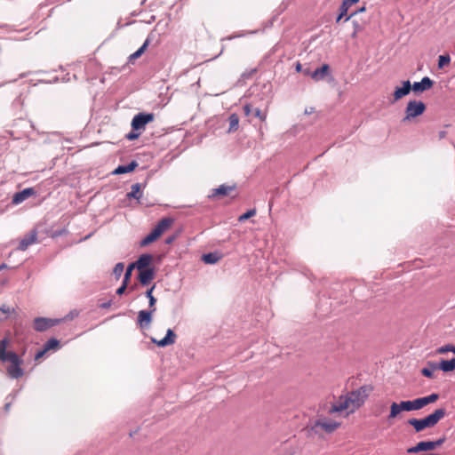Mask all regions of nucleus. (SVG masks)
<instances>
[{"mask_svg": "<svg viewBox=\"0 0 455 455\" xmlns=\"http://www.w3.org/2000/svg\"><path fill=\"white\" fill-rule=\"evenodd\" d=\"M110 306V302H108V303H104L102 305L103 307H108Z\"/></svg>", "mask_w": 455, "mask_h": 455, "instance_id": "8fccbe9b", "label": "nucleus"}, {"mask_svg": "<svg viewBox=\"0 0 455 455\" xmlns=\"http://www.w3.org/2000/svg\"><path fill=\"white\" fill-rule=\"evenodd\" d=\"M175 237L174 236H170L166 239V243H172L173 241H174Z\"/></svg>", "mask_w": 455, "mask_h": 455, "instance_id": "09e8293b", "label": "nucleus"}, {"mask_svg": "<svg viewBox=\"0 0 455 455\" xmlns=\"http://www.w3.org/2000/svg\"><path fill=\"white\" fill-rule=\"evenodd\" d=\"M448 352H452L453 354H455V346H453L451 344H447V345H444L443 347H440L436 350L437 354H445V353H448Z\"/></svg>", "mask_w": 455, "mask_h": 455, "instance_id": "c85d7f7f", "label": "nucleus"}, {"mask_svg": "<svg viewBox=\"0 0 455 455\" xmlns=\"http://www.w3.org/2000/svg\"><path fill=\"white\" fill-rule=\"evenodd\" d=\"M254 116L264 122L267 119V111H261L259 108H256L254 110Z\"/></svg>", "mask_w": 455, "mask_h": 455, "instance_id": "f704fd0d", "label": "nucleus"}, {"mask_svg": "<svg viewBox=\"0 0 455 455\" xmlns=\"http://www.w3.org/2000/svg\"><path fill=\"white\" fill-rule=\"evenodd\" d=\"M37 241V232L36 230L31 231L30 233L24 235V237L20 240L18 249L20 251H26L28 246L36 243Z\"/></svg>", "mask_w": 455, "mask_h": 455, "instance_id": "9b49d317", "label": "nucleus"}, {"mask_svg": "<svg viewBox=\"0 0 455 455\" xmlns=\"http://www.w3.org/2000/svg\"><path fill=\"white\" fill-rule=\"evenodd\" d=\"M175 339H176V334L173 332L172 330L168 329L167 332H166V336L164 339H162L160 340L152 339V341L154 343H156L158 347H164L174 344Z\"/></svg>", "mask_w": 455, "mask_h": 455, "instance_id": "2eb2a0df", "label": "nucleus"}, {"mask_svg": "<svg viewBox=\"0 0 455 455\" xmlns=\"http://www.w3.org/2000/svg\"><path fill=\"white\" fill-rule=\"evenodd\" d=\"M140 135V132L139 133H135V132H130V133H128L126 135V139L129 140H133L138 139Z\"/></svg>", "mask_w": 455, "mask_h": 455, "instance_id": "37998d69", "label": "nucleus"}, {"mask_svg": "<svg viewBox=\"0 0 455 455\" xmlns=\"http://www.w3.org/2000/svg\"><path fill=\"white\" fill-rule=\"evenodd\" d=\"M60 322V319L37 317L34 320V328L37 331H44L49 328L57 325Z\"/></svg>", "mask_w": 455, "mask_h": 455, "instance_id": "9d476101", "label": "nucleus"}, {"mask_svg": "<svg viewBox=\"0 0 455 455\" xmlns=\"http://www.w3.org/2000/svg\"><path fill=\"white\" fill-rule=\"evenodd\" d=\"M0 311L4 314H6V315H9L11 314L12 312H13L14 310L12 308H11L9 306L7 305H2L0 307Z\"/></svg>", "mask_w": 455, "mask_h": 455, "instance_id": "a19ab883", "label": "nucleus"}, {"mask_svg": "<svg viewBox=\"0 0 455 455\" xmlns=\"http://www.w3.org/2000/svg\"><path fill=\"white\" fill-rule=\"evenodd\" d=\"M438 368L444 372L455 370V358H452L451 360H442L438 364Z\"/></svg>", "mask_w": 455, "mask_h": 455, "instance_id": "412c9836", "label": "nucleus"}, {"mask_svg": "<svg viewBox=\"0 0 455 455\" xmlns=\"http://www.w3.org/2000/svg\"><path fill=\"white\" fill-rule=\"evenodd\" d=\"M131 189V192L128 193V196L139 199L141 196L140 185L139 183L133 184Z\"/></svg>", "mask_w": 455, "mask_h": 455, "instance_id": "bb28decb", "label": "nucleus"}, {"mask_svg": "<svg viewBox=\"0 0 455 455\" xmlns=\"http://www.w3.org/2000/svg\"><path fill=\"white\" fill-rule=\"evenodd\" d=\"M229 129L228 132H235L238 129L239 116L236 114L230 115L229 118Z\"/></svg>", "mask_w": 455, "mask_h": 455, "instance_id": "b1692460", "label": "nucleus"}, {"mask_svg": "<svg viewBox=\"0 0 455 455\" xmlns=\"http://www.w3.org/2000/svg\"><path fill=\"white\" fill-rule=\"evenodd\" d=\"M347 12H348V10L347 8L343 7L342 5H340V7H339V16L336 19V22L337 23L339 22L341 20V19L344 16L347 15Z\"/></svg>", "mask_w": 455, "mask_h": 455, "instance_id": "4c0bfd02", "label": "nucleus"}, {"mask_svg": "<svg viewBox=\"0 0 455 455\" xmlns=\"http://www.w3.org/2000/svg\"><path fill=\"white\" fill-rule=\"evenodd\" d=\"M124 264L123 263H117L114 268V273L117 275H120L124 270Z\"/></svg>", "mask_w": 455, "mask_h": 455, "instance_id": "ea45409f", "label": "nucleus"}, {"mask_svg": "<svg viewBox=\"0 0 455 455\" xmlns=\"http://www.w3.org/2000/svg\"><path fill=\"white\" fill-rule=\"evenodd\" d=\"M438 136H439L440 140L445 138L446 132L445 131H440L439 133H438Z\"/></svg>", "mask_w": 455, "mask_h": 455, "instance_id": "de8ad7c7", "label": "nucleus"}, {"mask_svg": "<svg viewBox=\"0 0 455 455\" xmlns=\"http://www.w3.org/2000/svg\"><path fill=\"white\" fill-rule=\"evenodd\" d=\"M430 368H423L421 370V374L427 378L433 379L434 378V371L439 369L438 364L434 363H428Z\"/></svg>", "mask_w": 455, "mask_h": 455, "instance_id": "5701e85b", "label": "nucleus"}, {"mask_svg": "<svg viewBox=\"0 0 455 455\" xmlns=\"http://www.w3.org/2000/svg\"><path fill=\"white\" fill-rule=\"evenodd\" d=\"M35 194H36V191L34 190V188H25L22 191L14 194V196H12V202L13 204H19L22 203L23 201L27 200L28 198H29L30 196H34Z\"/></svg>", "mask_w": 455, "mask_h": 455, "instance_id": "ddd939ff", "label": "nucleus"}, {"mask_svg": "<svg viewBox=\"0 0 455 455\" xmlns=\"http://www.w3.org/2000/svg\"><path fill=\"white\" fill-rule=\"evenodd\" d=\"M44 351L57 350L60 348V341L56 339H49L44 345Z\"/></svg>", "mask_w": 455, "mask_h": 455, "instance_id": "393cba45", "label": "nucleus"}, {"mask_svg": "<svg viewBox=\"0 0 455 455\" xmlns=\"http://www.w3.org/2000/svg\"><path fill=\"white\" fill-rule=\"evenodd\" d=\"M444 442V438L438 439L436 441H423L418 443L415 446L411 447L407 450L408 453H418L420 451H434L437 447L441 446Z\"/></svg>", "mask_w": 455, "mask_h": 455, "instance_id": "1a4fd4ad", "label": "nucleus"}, {"mask_svg": "<svg viewBox=\"0 0 455 455\" xmlns=\"http://www.w3.org/2000/svg\"><path fill=\"white\" fill-rule=\"evenodd\" d=\"M341 426V422L329 418L317 419L307 429L308 435H321L323 432L331 434Z\"/></svg>", "mask_w": 455, "mask_h": 455, "instance_id": "39448f33", "label": "nucleus"}, {"mask_svg": "<svg viewBox=\"0 0 455 455\" xmlns=\"http://www.w3.org/2000/svg\"><path fill=\"white\" fill-rule=\"evenodd\" d=\"M8 344L9 340L7 339L0 340V360L10 363L6 368L8 376L12 379H19L24 374V371L21 368L23 360L16 353L6 351Z\"/></svg>", "mask_w": 455, "mask_h": 455, "instance_id": "f03ea898", "label": "nucleus"}, {"mask_svg": "<svg viewBox=\"0 0 455 455\" xmlns=\"http://www.w3.org/2000/svg\"><path fill=\"white\" fill-rule=\"evenodd\" d=\"M203 261L207 264H214L218 262L220 257L216 253H207L203 255Z\"/></svg>", "mask_w": 455, "mask_h": 455, "instance_id": "a878e982", "label": "nucleus"}, {"mask_svg": "<svg viewBox=\"0 0 455 455\" xmlns=\"http://www.w3.org/2000/svg\"><path fill=\"white\" fill-rule=\"evenodd\" d=\"M148 47V41H146L143 45L139 48L135 52H133L132 54L130 55V60H136L138 58H140L143 52L146 51Z\"/></svg>", "mask_w": 455, "mask_h": 455, "instance_id": "cd10ccee", "label": "nucleus"}, {"mask_svg": "<svg viewBox=\"0 0 455 455\" xmlns=\"http://www.w3.org/2000/svg\"><path fill=\"white\" fill-rule=\"evenodd\" d=\"M139 271V280L143 285L148 284L155 277V272L153 268H146Z\"/></svg>", "mask_w": 455, "mask_h": 455, "instance_id": "a211bd4d", "label": "nucleus"}, {"mask_svg": "<svg viewBox=\"0 0 455 455\" xmlns=\"http://www.w3.org/2000/svg\"><path fill=\"white\" fill-rule=\"evenodd\" d=\"M47 351H44V347L41 350V351H38L36 355H35V360L36 361H38L40 360L44 355V354L46 353Z\"/></svg>", "mask_w": 455, "mask_h": 455, "instance_id": "a18cd8bd", "label": "nucleus"}, {"mask_svg": "<svg viewBox=\"0 0 455 455\" xmlns=\"http://www.w3.org/2000/svg\"><path fill=\"white\" fill-rule=\"evenodd\" d=\"M451 62V58L448 54L440 55L438 59V68H443L444 66L449 65Z\"/></svg>", "mask_w": 455, "mask_h": 455, "instance_id": "c756f323", "label": "nucleus"}, {"mask_svg": "<svg viewBox=\"0 0 455 455\" xmlns=\"http://www.w3.org/2000/svg\"><path fill=\"white\" fill-rule=\"evenodd\" d=\"M366 11V7L365 6H363L361 7L360 9H358L357 11L352 12L350 15H348L347 18H346V21L350 20L353 16H355V14L357 13H361V12H364Z\"/></svg>", "mask_w": 455, "mask_h": 455, "instance_id": "79ce46f5", "label": "nucleus"}, {"mask_svg": "<svg viewBox=\"0 0 455 455\" xmlns=\"http://www.w3.org/2000/svg\"><path fill=\"white\" fill-rule=\"evenodd\" d=\"M138 166V163L136 161H132L127 165H119L117 168H116L113 171V174L119 175L124 173H128L135 170V168Z\"/></svg>", "mask_w": 455, "mask_h": 455, "instance_id": "aec40b11", "label": "nucleus"}, {"mask_svg": "<svg viewBox=\"0 0 455 455\" xmlns=\"http://www.w3.org/2000/svg\"><path fill=\"white\" fill-rule=\"evenodd\" d=\"M134 267H135V264H133V263H132L131 265L128 266V267L125 271V274H124V283H128V281L132 275V269Z\"/></svg>", "mask_w": 455, "mask_h": 455, "instance_id": "c9c22d12", "label": "nucleus"}, {"mask_svg": "<svg viewBox=\"0 0 455 455\" xmlns=\"http://www.w3.org/2000/svg\"><path fill=\"white\" fill-rule=\"evenodd\" d=\"M425 406L426 404L423 397H419L411 401H402L399 403L394 402L390 405V412L387 419L388 420H392L398 418L403 411H417L422 409Z\"/></svg>", "mask_w": 455, "mask_h": 455, "instance_id": "20e7f679", "label": "nucleus"}, {"mask_svg": "<svg viewBox=\"0 0 455 455\" xmlns=\"http://www.w3.org/2000/svg\"><path fill=\"white\" fill-rule=\"evenodd\" d=\"M153 261V256L150 254H142L134 263L138 270L150 268L149 266Z\"/></svg>", "mask_w": 455, "mask_h": 455, "instance_id": "f3484780", "label": "nucleus"}, {"mask_svg": "<svg viewBox=\"0 0 455 455\" xmlns=\"http://www.w3.org/2000/svg\"><path fill=\"white\" fill-rule=\"evenodd\" d=\"M127 287V283L123 282V284L116 290L118 295H122Z\"/></svg>", "mask_w": 455, "mask_h": 455, "instance_id": "c03bdc74", "label": "nucleus"}, {"mask_svg": "<svg viewBox=\"0 0 455 455\" xmlns=\"http://www.w3.org/2000/svg\"><path fill=\"white\" fill-rule=\"evenodd\" d=\"M4 267H5V265H4V264H3V265L0 267V269H2V268H4Z\"/></svg>", "mask_w": 455, "mask_h": 455, "instance_id": "603ef678", "label": "nucleus"}, {"mask_svg": "<svg viewBox=\"0 0 455 455\" xmlns=\"http://www.w3.org/2000/svg\"><path fill=\"white\" fill-rule=\"evenodd\" d=\"M371 388L363 386L356 390L341 395L333 402L330 407V413H342L344 417H348L355 412L367 400Z\"/></svg>", "mask_w": 455, "mask_h": 455, "instance_id": "f257e3e1", "label": "nucleus"}, {"mask_svg": "<svg viewBox=\"0 0 455 455\" xmlns=\"http://www.w3.org/2000/svg\"><path fill=\"white\" fill-rule=\"evenodd\" d=\"M155 286H152L149 290L147 291L146 295L149 299V307L153 309L155 307V304L156 302V299L153 296L152 292Z\"/></svg>", "mask_w": 455, "mask_h": 455, "instance_id": "2f4dec72", "label": "nucleus"}, {"mask_svg": "<svg viewBox=\"0 0 455 455\" xmlns=\"http://www.w3.org/2000/svg\"><path fill=\"white\" fill-rule=\"evenodd\" d=\"M329 65L327 64H323L321 68H316L313 74H312V77L315 79V80H321V79H323L324 76L327 75V73L329 72Z\"/></svg>", "mask_w": 455, "mask_h": 455, "instance_id": "4be33fe9", "label": "nucleus"}, {"mask_svg": "<svg viewBox=\"0 0 455 455\" xmlns=\"http://www.w3.org/2000/svg\"><path fill=\"white\" fill-rule=\"evenodd\" d=\"M243 112H244V115L245 116H250L251 113V106L249 104H246L244 107H243Z\"/></svg>", "mask_w": 455, "mask_h": 455, "instance_id": "49530a36", "label": "nucleus"}, {"mask_svg": "<svg viewBox=\"0 0 455 455\" xmlns=\"http://www.w3.org/2000/svg\"><path fill=\"white\" fill-rule=\"evenodd\" d=\"M434 84V82L427 76L423 77L420 82H415L411 85V90L415 92H422L424 91L429 90Z\"/></svg>", "mask_w": 455, "mask_h": 455, "instance_id": "4468645a", "label": "nucleus"}, {"mask_svg": "<svg viewBox=\"0 0 455 455\" xmlns=\"http://www.w3.org/2000/svg\"><path fill=\"white\" fill-rule=\"evenodd\" d=\"M423 398H424L425 404L427 406L429 403H435L438 400L439 395L437 394H431L430 395L424 396Z\"/></svg>", "mask_w": 455, "mask_h": 455, "instance_id": "72a5a7b5", "label": "nucleus"}, {"mask_svg": "<svg viewBox=\"0 0 455 455\" xmlns=\"http://www.w3.org/2000/svg\"><path fill=\"white\" fill-rule=\"evenodd\" d=\"M358 2L359 0H343L341 5L348 10L351 5Z\"/></svg>", "mask_w": 455, "mask_h": 455, "instance_id": "58836bf2", "label": "nucleus"}, {"mask_svg": "<svg viewBox=\"0 0 455 455\" xmlns=\"http://www.w3.org/2000/svg\"><path fill=\"white\" fill-rule=\"evenodd\" d=\"M173 223L174 220L170 217L160 220L153 230L142 239L140 245L147 246L156 241L164 232L171 228Z\"/></svg>", "mask_w": 455, "mask_h": 455, "instance_id": "423d86ee", "label": "nucleus"}, {"mask_svg": "<svg viewBox=\"0 0 455 455\" xmlns=\"http://www.w3.org/2000/svg\"><path fill=\"white\" fill-rule=\"evenodd\" d=\"M445 415L446 410L439 408L423 419H410L407 423L413 427L415 432L419 433L426 428L434 427Z\"/></svg>", "mask_w": 455, "mask_h": 455, "instance_id": "7ed1b4c3", "label": "nucleus"}, {"mask_svg": "<svg viewBox=\"0 0 455 455\" xmlns=\"http://www.w3.org/2000/svg\"><path fill=\"white\" fill-rule=\"evenodd\" d=\"M353 25H354V31L352 33V37L353 38H355L357 36V34L358 32H360L363 28L362 26L357 22V21H353Z\"/></svg>", "mask_w": 455, "mask_h": 455, "instance_id": "e433bc0d", "label": "nucleus"}, {"mask_svg": "<svg viewBox=\"0 0 455 455\" xmlns=\"http://www.w3.org/2000/svg\"><path fill=\"white\" fill-rule=\"evenodd\" d=\"M426 110V105L419 100H410L405 108V116L403 122L411 121V119L421 116Z\"/></svg>", "mask_w": 455, "mask_h": 455, "instance_id": "0eeeda50", "label": "nucleus"}, {"mask_svg": "<svg viewBox=\"0 0 455 455\" xmlns=\"http://www.w3.org/2000/svg\"><path fill=\"white\" fill-rule=\"evenodd\" d=\"M387 407L383 403H377L373 410V415L376 417L380 416L382 413L385 412Z\"/></svg>", "mask_w": 455, "mask_h": 455, "instance_id": "7c9ffc66", "label": "nucleus"}, {"mask_svg": "<svg viewBox=\"0 0 455 455\" xmlns=\"http://www.w3.org/2000/svg\"><path fill=\"white\" fill-rule=\"evenodd\" d=\"M255 214H256V210L255 209L249 210L245 213L240 215L239 218H238V220L240 222L245 221L246 220H248L249 218L254 216Z\"/></svg>", "mask_w": 455, "mask_h": 455, "instance_id": "473e14b6", "label": "nucleus"}, {"mask_svg": "<svg viewBox=\"0 0 455 455\" xmlns=\"http://www.w3.org/2000/svg\"><path fill=\"white\" fill-rule=\"evenodd\" d=\"M300 68H301V65L299 63L296 67L297 70L299 71L300 70Z\"/></svg>", "mask_w": 455, "mask_h": 455, "instance_id": "3c124183", "label": "nucleus"}, {"mask_svg": "<svg viewBox=\"0 0 455 455\" xmlns=\"http://www.w3.org/2000/svg\"><path fill=\"white\" fill-rule=\"evenodd\" d=\"M155 115L153 113H139L132 120V128L133 131H144L146 125L153 122Z\"/></svg>", "mask_w": 455, "mask_h": 455, "instance_id": "6e6552de", "label": "nucleus"}, {"mask_svg": "<svg viewBox=\"0 0 455 455\" xmlns=\"http://www.w3.org/2000/svg\"><path fill=\"white\" fill-rule=\"evenodd\" d=\"M411 90V82L409 80L404 81L403 83V87L395 88L394 94H393V102H395V101L401 100L402 98H403L404 96H406L407 94H409Z\"/></svg>", "mask_w": 455, "mask_h": 455, "instance_id": "f8f14e48", "label": "nucleus"}, {"mask_svg": "<svg viewBox=\"0 0 455 455\" xmlns=\"http://www.w3.org/2000/svg\"><path fill=\"white\" fill-rule=\"evenodd\" d=\"M156 311V307L150 311L141 310L138 314V323L140 327L148 326L152 321V313Z\"/></svg>", "mask_w": 455, "mask_h": 455, "instance_id": "dca6fc26", "label": "nucleus"}, {"mask_svg": "<svg viewBox=\"0 0 455 455\" xmlns=\"http://www.w3.org/2000/svg\"><path fill=\"white\" fill-rule=\"evenodd\" d=\"M234 188H235L232 186L220 185L218 188L212 190V194L209 196V197L215 198L218 196H228L234 190Z\"/></svg>", "mask_w": 455, "mask_h": 455, "instance_id": "6ab92c4d", "label": "nucleus"}]
</instances>
